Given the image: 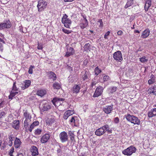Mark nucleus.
Wrapping results in <instances>:
<instances>
[{
  "mask_svg": "<svg viewBox=\"0 0 156 156\" xmlns=\"http://www.w3.org/2000/svg\"><path fill=\"white\" fill-rule=\"evenodd\" d=\"M140 60L141 62L143 63L147 62V58L145 56H143L142 57L140 58Z\"/></svg>",
  "mask_w": 156,
  "mask_h": 156,
  "instance_id": "40",
  "label": "nucleus"
},
{
  "mask_svg": "<svg viewBox=\"0 0 156 156\" xmlns=\"http://www.w3.org/2000/svg\"><path fill=\"white\" fill-rule=\"evenodd\" d=\"M104 127V126L97 129L95 132V135L98 136L103 135L105 132Z\"/></svg>",
  "mask_w": 156,
  "mask_h": 156,
  "instance_id": "10",
  "label": "nucleus"
},
{
  "mask_svg": "<svg viewBox=\"0 0 156 156\" xmlns=\"http://www.w3.org/2000/svg\"><path fill=\"white\" fill-rule=\"evenodd\" d=\"M136 148L133 146H131L122 151V153L125 155L130 156L136 151Z\"/></svg>",
  "mask_w": 156,
  "mask_h": 156,
  "instance_id": "1",
  "label": "nucleus"
},
{
  "mask_svg": "<svg viewBox=\"0 0 156 156\" xmlns=\"http://www.w3.org/2000/svg\"><path fill=\"white\" fill-rule=\"evenodd\" d=\"M67 68L69 70H70V71H72V67L69 66H67Z\"/></svg>",
  "mask_w": 156,
  "mask_h": 156,
  "instance_id": "60",
  "label": "nucleus"
},
{
  "mask_svg": "<svg viewBox=\"0 0 156 156\" xmlns=\"http://www.w3.org/2000/svg\"><path fill=\"white\" fill-rule=\"evenodd\" d=\"M30 151L31 153L32 156L37 155L39 154L38 149L37 147L35 146H32L30 149Z\"/></svg>",
  "mask_w": 156,
  "mask_h": 156,
  "instance_id": "9",
  "label": "nucleus"
},
{
  "mask_svg": "<svg viewBox=\"0 0 156 156\" xmlns=\"http://www.w3.org/2000/svg\"><path fill=\"white\" fill-rule=\"evenodd\" d=\"M0 42H2L3 43L5 44V42L3 40L0 38Z\"/></svg>",
  "mask_w": 156,
  "mask_h": 156,
  "instance_id": "64",
  "label": "nucleus"
},
{
  "mask_svg": "<svg viewBox=\"0 0 156 156\" xmlns=\"http://www.w3.org/2000/svg\"><path fill=\"white\" fill-rule=\"evenodd\" d=\"M134 3V0H127L126 4L125 5L124 8L126 9L132 5Z\"/></svg>",
  "mask_w": 156,
  "mask_h": 156,
  "instance_id": "30",
  "label": "nucleus"
},
{
  "mask_svg": "<svg viewBox=\"0 0 156 156\" xmlns=\"http://www.w3.org/2000/svg\"><path fill=\"white\" fill-rule=\"evenodd\" d=\"M103 90V87L101 86L98 87L94 92L93 95L94 97H97L102 94Z\"/></svg>",
  "mask_w": 156,
  "mask_h": 156,
  "instance_id": "8",
  "label": "nucleus"
},
{
  "mask_svg": "<svg viewBox=\"0 0 156 156\" xmlns=\"http://www.w3.org/2000/svg\"><path fill=\"white\" fill-rule=\"evenodd\" d=\"M37 48L38 50H42L43 48L42 44H38L37 47Z\"/></svg>",
  "mask_w": 156,
  "mask_h": 156,
  "instance_id": "52",
  "label": "nucleus"
},
{
  "mask_svg": "<svg viewBox=\"0 0 156 156\" xmlns=\"http://www.w3.org/2000/svg\"><path fill=\"white\" fill-rule=\"evenodd\" d=\"M110 79V77L108 75H105L103 77V80L104 82L107 81Z\"/></svg>",
  "mask_w": 156,
  "mask_h": 156,
  "instance_id": "46",
  "label": "nucleus"
},
{
  "mask_svg": "<svg viewBox=\"0 0 156 156\" xmlns=\"http://www.w3.org/2000/svg\"><path fill=\"white\" fill-rule=\"evenodd\" d=\"M110 33V31H108L105 34L104 37V38L105 39H107V36H108L109 35V34Z\"/></svg>",
  "mask_w": 156,
  "mask_h": 156,
  "instance_id": "50",
  "label": "nucleus"
},
{
  "mask_svg": "<svg viewBox=\"0 0 156 156\" xmlns=\"http://www.w3.org/2000/svg\"><path fill=\"white\" fill-rule=\"evenodd\" d=\"M5 115V113L4 112H2L0 113V119L4 117Z\"/></svg>",
  "mask_w": 156,
  "mask_h": 156,
  "instance_id": "48",
  "label": "nucleus"
},
{
  "mask_svg": "<svg viewBox=\"0 0 156 156\" xmlns=\"http://www.w3.org/2000/svg\"><path fill=\"white\" fill-rule=\"evenodd\" d=\"M55 121V120L54 118H50L47 120L46 122L47 124L50 125L53 123Z\"/></svg>",
  "mask_w": 156,
  "mask_h": 156,
  "instance_id": "37",
  "label": "nucleus"
},
{
  "mask_svg": "<svg viewBox=\"0 0 156 156\" xmlns=\"http://www.w3.org/2000/svg\"><path fill=\"white\" fill-rule=\"evenodd\" d=\"M74 0H64V2H72Z\"/></svg>",
  "mask_w": 156,
  "mask_h": 156,
  "instance_id": "61",
  "label": "nucleus"
},
{
  "mask_svg": "<svg viewBox=\"0 0 156 156\" xmlns=\"http://www.w3.org/2000/svg\"><path fill=\"white\" fill-rule=\"evenodd\" d=\"M62 30L64 33L67 34H69L73 32L71 30H68L64 28H62Z\"/></svg>",
  "mask_w": 156,
  "mask_h": 156,
  "instance_id": "39",
  "label": "nucleus"
},
{
  "mask_svg": "<svg viewBox=\"0 0 156 156\" xmlns=\"http://www.w3.org/2000/svg\"><path fill=\"white\" fill-rule=\"evenodd\" d=\"M14 136L12 133H11L9 134L8 138L9 140V146L11 147L12 145V141L13 140V139H14Z\"/></svg>",
  "mask_w": 156,
  "mask_h": 156,
  "instance_id": "22",
  "label": "nucleus"
},
{
  "mask_svg": "<svg viewBox=\"0 0 156 156\" xmlns=\"http://www.w3.org/2000/svg\"><path fill=\"white\" fill-rule=\"evenodd\" d=\"M69 134L70 137H72V136H74L73 133V132H72L71 131H70L69 132Z\"/></svg>",
  "mask_w": 156,
  "mask_h": 156,
  "instance_id": "58",
  "label": "nucleus"
},
{
  "mask_svg": "<svg viewBox=\"0 0 156 156\" xmlns=\"http://www.w3.org/2000/svg\"><path fill=\"white\" fill-rule=\"evenodd\" d=\"M116 89L117 87H110L108 89V91L110 93H112L116 91Z\"/></svg>",
  "mask_w": 156,
  "mask_h": 156,
  "instance_id": "36",
  "label": "nucleus"
},
{
  "mask_svg": "<svg viewBox=\"0 0 156 156\" xmlns=\"http://www.w3.org/2000/svg\"><path fill=\"white\" fill-rule=\"evenodd\" d=\"M47 2L43 0L38 1L37 7L39 12H41L44 10L47 5Z\"/></svg>",
  "mask_w": 156,
  "mask_h": 156,
  "instance_id": "3",
  "label": "nucleus"
},
{
  "mask_svg": "<svg viewBox=\"0 0 156 156\" xmlns=\"http://www.w3.org/2000/svg\"><path fill=\"white\" fill-rule=\"evenodd\" d=\"M32 124L34 126H36L39 125V122L38 121H35Z\"/></svg>",
  "mask_w": 156,
  "mask_h": 156,
  "instance_id": "56",
  "label": "nucleus"
},
{
  "mask_svg": "<svg viewBox=\"0 0 156 156\" xmlns=\"http://www.w3.org/2000/svg\"><path fill=\"white\" fill-rule=\"evenodd\" d=\"M75 116H73L72 117L71 119L70 120V122H73L74 123L75 122Z\"/></svg>",
  "mask_w": 156,
  "mask_h": 156,
  "instance_id": "55",
  "label": "nucleus"
},
{
  "mask_svg": "<svg viewBox=\"0 0 156 156\" xmlns=\"http://www.w3.org/2000/svg\"><path fill=\"white\" fill-rule=\"evenodd\" d=\"M35 126H34V125L32 124L30 126V127L29 129V131L30 132H31L32 130V129H34V127Z\"/></svg>",
  "mask_w": 156,
  "mask_h": 156,
  "instance_id": "51",
  "label": "nucleus"
},
{
  "mask_svg": "<svg viewBox=\"0 0 156 156\" xmlns=\"http://www.w3.org/2000/svg\"><path fill=\"white\" fill-rule=\"evenodd\" d=\"M131 123H133L134 125L137 124L139 125L140 124V121L137 117H136L135 118H134L133 120L132 121Z\"/></svg>",
  "mask_w": 156,
  "mask_h": 156,
  "instance_id": "33",
  "label": "nucleus"
},
{
  "mask_svg": "<svg viewBox=\"0 0 156 156\" xmlns=\"http://www.w3.org/2000/svg\"><path fill=\"white\" fill-rule=\"evenodd\" d=\"M17 156H23V154L21 153H20L17 154Z\"/></svg>",
  "mask_w": 156,
  "mask_h": 156,
  "instance_id": "63",
  "label": "nucleus"
},
{
  "mask_svg": "<svg viewBox=\"0 0 156 156\" xmlns=\"http://www.w3.org/2000/svg\"><path fill=\"white\" fill-rule=\"evenodd\" d=\"M74 113L73 111V110H68L66 111L64 114L63 118L65 119H66L68 117L72 115Z\"/></svg>",
  "mask_w": 156,
  "mask_h": 156,
  "instance_id": "16",
  "label": "nucleus"
},
{
  "mask_svg": "<svg viewBox=\"0 0 156 156\" xmlns=\"http://www.w3.org/2000/svg\"><path fill=\"white\" fill-rule=\"evenodd\" d=\"M80 89V86L79 85H74L73 87L72 90L73 93H78Z\"/></svg>",
  "mask_w": 156,
  "mask_h": 156,
  "instance_id": "21",
  "label": "nucleus"
},
{
  "mask_svg": "<svg viewBox=\"0 0 156 156\" xmlns=\"http://www.w3.org/2000/svg\"><path fill=\"white\" fill-rule=\"evenodd\" d=\"M151 5V0H147L146 1V4L144 6L145 10L147 11Z\"/></svg>",
  "mask_w": 156,
  "mask_h": 156,
  "instance_id": "29",
  "label": "nucleus"
},
{
  "mask_svg": "<svg viewBox=\"0 0 156 156\" xmlns=\"http://www.w3.org/2000/svg\"><path fill=\"white\" fill-rule=\"evenodd\" d=\"M12 26L11 23L9 20L4 21L0 23V30L4 29H9Z\"/></svg>",
  "mask_w": 156,
  "mask_h": 156,
  "instance_id": "5",
  "label": "nucleus"
},
{
  "mask_svg": "<svg viewBox=\"0 0 156 156\" xmlns=\"http://www.w3.org/2000/svg\"><path fill=\"white\" fill-rule=\"evenodd\" d=\"M16 82H14L13 84V86H12V91H13V90H16V91H18V88H17L16 86Z\"/></svg>",
  "mask_w": 156,
  "mask_h": 156,
  "instance_id": "44",
  "label": "nucleus"
},
{
  "mask_svg": "<svg viewBox=\"0 0 156 156\" xmlns=\"http://www.w3.org/2000/svg\"><path fill=\"white\" fill-rule=\"evenodd\" d=\"M50 78L52 79V80H55L57 78L56 74L52 72H50Z\"/></svg>",
  "mask_w": 156,
  "mask_h": 156,
  "instance_id": "34",
  "label": "nucleus"
},
{
  "mask_svg": "<svg viewBox=\"0 0 156 156\" xmlns=\"http://www.w3.org/2000/svg\"><path fill=\"white\" fill-rule=\"evenodd\" d=\"M34 68V66H31L29 69L28 73L30 74H32L33 73V69Z\"/></svg>",
  "mask_w": 156,
  "mask_h": 156,
  "instance_id": "45",
  "label": "nucleus"
},
{
  "mask_svg": "<svg viewBox=\"0 0 156 156\" xmlns=\"http://www.w3.org/2000/svg\"><path fill=\"white\" fill-rule=\"evenodd\" d=\"M97 83V82L96 81H93L91 83V87H93Z\"/></svg>",
  "mask_w": 156,
  "mask_h": 156,
  "instance_id": "54",
  "label": "nucleus"
},
{
  "mask_svg": "<svg viewBox=\"0 0 156 156\" xmlns=\"http://www.w3.org/2000/svg\"><path fill=\"white\" fill-rule=\"evenodd\" d=\"M104 128L105 132L107 131V132L108 133H112V130L110 129L108 125H104Z\"/></svg>",
  "mask_w": 156,
  "mask_h": 156,
  "instance_id": "35",
  "label": "nucleus"
},
{
  "mask_svg": "<svg viewBox=\"0 0 156 156\" xmlns=\"http://www.w3.org/2000/svg\"><path fill=\"white\" fill-rule=\"evenodd\" d=\"M70 140L72 141H75L74 136H72L70 137Z\"/></svg>",
  "mask_w": 156,
  "mask_h": 156,
  "instance_id": "59",
  "label": "nucleus"
},
{
  "mask_svg": "<svg viewBox=\"0 0 156 156\" xmlns=\"http://www.w3.org/2000/svg\"><path fill=\"white\" fill-rule=\"evenodd\" d=\"M90 45L89 44V43L86 44L85 45L84 47V48L85 50L87 51V50H89V49L90 48Z\"/></svg>",
  "mask_w": 156,
  "mask_h": 156,
  "instance_id": "43",
  "label": "nucleus"
},
{
  "mask_svg": "<svg viewBox=\"0 0 156 156\" xmlns=\"http://www.w3.org/2000/svg\"><path fill=\"white\" fill-rule=\"evenodd\" d=\"M125 118L126 119V120L131 122H132V121L133 120L134 118H135L136 116L133 115H131L129 114H128L125 115Z\"/></svg>",
  "mask_w": 156,
  "mask_h": 156,
  "instance_id": "23",
  "label": "nucleus"
},
{
  "mask_svg": "<svg viewBox=\"0 0 156 156\" xmlns=\"http://www.w3.org/2000/svg\"><path fill=\"white\" fill-rule=\"evenodd\" d=\"M103 111L106 114L111 113L113 110L112 105H107L104 107L103 109Z\"/></svg>",
  "mask_w": 156,
  "mask_h": 156,
  "instance_id": "12",
  "label": "nucleus"
},
{
  "mask_svg": "<svg viewBox=\"0 0 156 156\" xmlns=\"http://www.w3.org/2000/svg\"><path fill=\"white\" fill-rule=\"evenodd\" d=\"M155 79H150L148 80V83L149 85L154 83L155 82Z\"/></svg>",
  "mask_w": 156,
  "mask_h": 156,
  "instance_id": "42",
  "label": "nucleus"
},
{
  "mask_svg": "<svg viewBox=\"0 0 156 156\" xmlns=\"http://www.w3.org/2000/svg\"><path fill=\"white\" fill-rule=\"evenodd\" d=\"M113 57L118 62H121L123 59L122 53L119 51L115 52L113 54Z\"/></svg>",
  "mask_w": 156,
  "mask_h": 156,
  "instance_id": "6",
  "label": "nucleus"
},
{
  "mask_svg": "<svg viewBox=\"0 0 156 156\" xmlns=\"http://www.w3.org/2000/svg\"><path fill=\"white\" fill-rule=\"evenodd\" d=\"M150 31L148 29H147L143 32L141 37L143 38L147 37L149 35Z\"/></svg>",
  "mask_w": 156,
  "mask_h": 156,
  "instance_id": "27",
  "label": "nucleus"
},
{
  "mask_svg": "<svg viewBox=\"0 0 156 156\" xmlns=\"http://www.w3.org/2000/svg\"><path fill=\"white\" fill-rule=\"evenodd\" d=\"M21 143L20 139L17 137H16L14 143L15 147L16 148L20 147L21 144Z\"/></svg>",
  "mask_w": 156,
  "mask_h": 156,
  "instance_id": "20",
  "label": "nucleus"
},
{
  "mask_svg": "<svg viewBox=\"0 0 156 156\" xmlns=\"http://www.w3.org/2000/svg\"><path fill=\"white\" fill-rule=\"evenodd\" d=\"M150 79H155V77L152 74L150 76Z\"/></svg>",
  "mask_w": 156,
  "mask_h": 156,
  "instance_id": "62",
  "label": "nucleus"
},
{
  "mask_svg": "<svg viewBox=\"0 0 156 156\" xmlns=\"http://www.w3.org/2000/svg\"><path fill=\"white\" fill-rule=\"evenodd\" d=\"M42 130L40 129H37L35 131V134L36 135H38L40 134L41 133Z\"/></svg>",
  "mask_w": 156,
  "mask_h": 156,
  "instance_id": "41",
  "label": "nucleus"
},
{
  "mask_svg": "<svg viewBox=\"0 0 156 156\" xmlns=\"http://www.w3.org/2000/svg\"><path fill=\"white\" fill-rule=\"evenodd\" d=\"M94 72L95 75L97 76L101 72V71L99 69L98 67H97L95 69Z\"/></svg>",
  "mask_w": 156,
  "mask_h": 156,
  "instance_id": "38",
  "label": "nucleus"
},
{
  "mask_svg": "<svg viewBox=\"0 0 156 156\" xmlns=\"http://www.w3.org/2000/svg\"><path fill=\"white\" fill-rule=\"evenodd\" d=\"M64 100V99L63 98H55L52 101L53 104L55 105V103H58L60 101H63Z\"/></svg>",
  "mask_w": 156,
  "mask_h": 156,
  "instance_id": "31",
  "label": "nucleus"
},
{
  "mask_svg": "<svg viewBox=\"0 0 156 156\" xmlns=\"http://www.w3.org/2000/svg\"><path fill=\"white\" fill-rule=\"evenodd\" d=\"M14 151V149L13 147H12L9 151V154L11 156H12V154Z\"/></svg>",
  "mask_w": 156,
  "mask_h": 156,
  "instance_id": "47",
  "label": "nucleus"
},
{
  "mask_svg": "<svg viewBox=\"0 0 156 156\" xmlns=\"http://www.w3.org/2000/svg\"><path fill=\"white\" fill-rule=\"evenodd\" d=\"M75 53V51L73 48L70 47L69 49L67 50V51L66 52L65 56L66 57H68L71 55H73Z\"/></svg>",
  "mask_w": 156,
  "mask_h": 156,
  "instance_id": "17",
  "label": "nucleus"
},
{
  "mask_svg": "<svg viewBox=\"0 0 156 156\" xmlns=\"http://www.w3.org/2000/svg\"><path fill=\"white\" fill-rule=\"evenodd\" d=\"M12 127L14 129L18 130L20 127V122L19 120H16L13 121L12 125Z\"/></svg>",
  "mask_w": 156,
  "mask_h": 156,
  "instance_id": "13",
  "label": "nucleus"
},
{
  "mask_svg": "<svg viewBox=\"0 0 156 156\" xmlns=\"http://www.w3.org/2000/svg\"><path fill=\"white\" fill-rule=\"evenodd\" d=\"M53 88L54 89L58 90L61 87L60 83L58 82H55L53 84Z\"/></svg>",
  "mask_w": 156,
  "mask_h": 156,
  "instance_id": "32",
  "label": "nucleus"
},
{
  "mask_svg": "<svg viewBox=\"0 0 156 156\" xmlns=\"http://www.w3.org/2000/svg\"><path fill=\"white\" fill-rule=\"evenodd\" d=\"M81 75L82 79L83 80H85L89 78L90 76V73L88 71L86 70L82 72Z\"/></svg>",
  "mask_w": 156,
  "mask_h": 156,
  "instance_id": "11",
  "label": "nucleus"
},
{
  "mask_svg": "<svg viewBox=\"0 0 156 156\" xmlns=\"http://www.w3.org/2000/svg\"><path fill=\"white\" fill-rule=\"evenodd\" d=\"M3 45L1 43H0V51H1V52H2L3 51Z\"/></svg>",
  "mask_w": 156,
  "mask_h": 156,
  "instance_id": "53",
  "label": "nucleus"
},
{
  "mask_svg": "<svg viewBox=\"0 0 156 156\" xmlns=\"http://www.w3.org/2000/svg\"><path fill=\"white\" fill-rule=\"evenodd\" d=\"M88 23L87 20L86 18L82 20L81 23L80 24V27L82 29H84L88 25Z\"/></svg>",
  "mask_w": 156,
  "mask_h": 156,
  "instance_id": "18",
  "label": "nucleus"
},
{
  "mask_svg": "<svg viewBox=\"0 0 156 156\" xmlns=\"http://www.w3.org/2000/svg\"><path fill=\"white\" fill-rule=\"evenodd\" d=\"M117 33L118 35H121L123 34V32L121 30H119L118 31Z\"/></svg>",
  "mask_w": 156,
  "mask_h": 156,
  "instance_id": "57",
  "label": "nucleus"
},
{
  "mask_svg": "<svg viewBox=\"0 0 156 156\" xmlns=\"http://www.w3.org/2000/svg\"><path fill=\"white\" fill-rule=\"evenodd\" d=\"M68 16L66 14H64L62 19V22L65 27L69 28L72 22L71 20L68 18Z\"/></svg>",
  "mask_w": 156,
  "mask_h": 156,
  "instance_id": "4",
  "label": "nucleus"
},
{
  "mask_svg": "<svg viewBox=\"0 0 156 156\" xmlns=\"http://www.w3.org/2000/svg\"><path fill=\"white\" fill-rule=\"evenodd\" d=\"M119 121V120L118 117H117L115 118L114 119V122L115 123H118Z\"/></svg>",
  "mask_w": 156,
  "mask_h": 156,
  "instance_id": "49",
  "label": "nucleus"
},
{
  "mask_svg": "<svg viewBox=\"0 0 156 156\" xmlns=\"http://www.w3.org/2000/svg\"><path fill=\"white\" fill-rule=\"evenodd\" d=\"M60 139L62 143H64L68 140V138L67 133L65 131L61 132L59 135Z\"/></svg>",
  "mask_w": 156,
  "mask_h": 156,
  "instance_id": "7",
  "label": "nucleus"
},
{
  "mask_svg": "<svg viewBox=\"0 0 156 156\" xmlns=\"http://www.w3.org/2000/svg\"><path fill=\"white\" fill-rule=\"evenodd\" d=\"M31 84V81L29 80H25L22 83L21 86V88L22 90H24L28 87Z\"/></svg>",
  "mask_w": 156,
  "mask_h": 156,
  "instance_id": "15",
  "label": "nucleus"
},
{
  "mask_svg": "<svg viewBox=\"0 0 156 156\" xmlns=\"http://www.w3.org/2000/svg\"><path fill=\"white\" fill-rule=\"evenodd\" d=\"M24 119H25L24 121V126L25 128L28 127L29 123L31 121V115L27 111H25L23 113Z\"/></svg>",
  "mask_w": 156,
  "mask_h": 156,
  "instance_id": "2",
  "label": "nucleus"
},
{
  "mask_svg": "<svg viewBox=\"0 0 156 156\" xmlns=\"http://www.w3.org/2000/svg\"><path fill=\"white\" fill-rule=\"evenodd\" d=\"M148 92L149 94L153 93L156 95V85H154L153 87H151L148 90Z\"/></svg>",
  "mask_w": 156,
  "mask_h": 156,
  "instance_id": "26",
  "label": "nucleus"
},
{
  "mask_svg": "<svg viewBox=\"0 0 156 156\" xmlns=\"http://www.w3.org/2000/svg\"><path fill=\"white\" fill-rule=\"evenodd\" d=\"M10 95L9 96V99H12L14 97L18 94L19 92L16 90H13L12 91V89L10 91Z\"/></svg>",
  "mask_w": 156,
  "mask_h": 156,
  "instance_id": "25",
  "label": "nucleus"
},
{
  "mask_svg": "<svg viewBox=\"0 0 156 156\" xmlns=\"http://www.w3.org/2000/svg\"><path fill=\"white\" fill-rule=\"evenodd\" d=\"M149 117L151 118L156 115V108L152 109L148 113Z\"/></svg>",
  "mask_w": 156,
  "mask_h": 156,
  "instance_id": "19",
  "label": "nucleus"
},
{
  "mask_svg": "<svg viewBox=\"0 0 156 156\" xmlns=\"http://www.w3.org/2000/svg\"><path fill=\"white\" fill-rule=\"evenodd\" d=\"M49 133H45L42 137L41 139V141L42 143H44L47 142L50 136Z\"/></svg>",
  "mask_w": 156,
  "mask_h": 156,
  "instance_id": "14",
  "label": "nucleus"
},
{
  "mask_svg": "<svg viewBox=\"0 0 156 156\" xmlns=\"http://www.w3.org/2000/svg\"><path fill=\"white\" fill-rule=\"evenodd\" d=\"M46 93V91L45 90L41 89L37 91V94L41 97H42Z\"/></svg>",
  "mask_w": 156,
  "mask_h": 156,
  "instance_id": "28",
  "label": "nucleus"
},
{
  "mask_svg": "<svg viewBox=\"0 0 156 156\" xmlns=\"http://www.w3.org/2000/svg\"><path fill=\"white\" fill-rule=\"evenodd\" d=\"M41 108L44 111H46L51 108V106L48 103H44L42 105Z\"/></svg>",
  "mask_w": 156,
  "mask_h": 156,
  "instance_id": "24",
  "label": "nucleus"
}]
</instances>
